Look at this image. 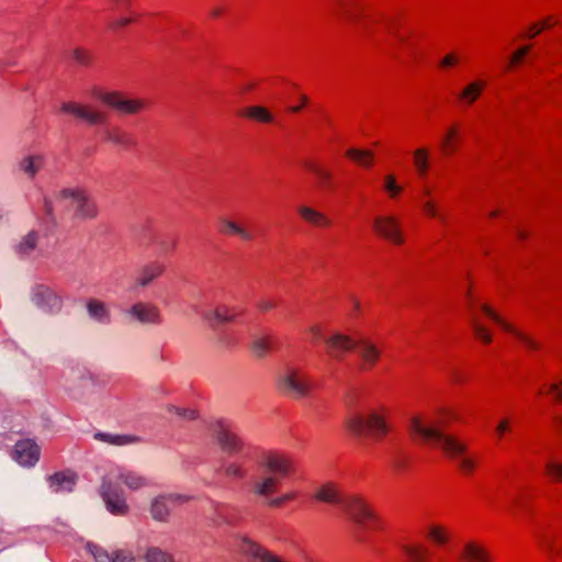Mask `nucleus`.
Wrapping results in <instances>:
<instances>
[{
    "label": "nucleus",
    "mask_w": 562,
    "mask_h": 562,
    "mask_svg": "<svg viewBox=\"0 0 562 562\" xmlns=\"http://www.w3.org/2000/svg\"><path fill=\"white\" fill-rule=\"evenodd\" d=\"M260 475L251 483V491L258 497L273 494L281 480L292 471L291 459L277 450H265L258 456Z\"/></svg>",
    "instance_id": "obj_1"
},
{
    "label": "nucleus",
    "mask_w": 562,
    "mask_h": 562,
    "mask_svg": "<svg viewBox=\"0 0 562 562\" xmlns=\"http://www.w3.org/2000/svg\"><path fill=\"white\" fill-rule=\"evenodd\" d=\"M357 350L361 359L360 368L370 369L375 366L381 357V350L371 340L360 337L353 338L347 334L335 330L325 338V351L331 359L342 361L347 353Z\"/></svg>",
    "instance_id": "obj_2"
},
{
    "label": "nucleus",
    "mask_w": 562,
    "mask_h": 562,
    "mask_svg": "<svg viewBox=\"0 0 562 562\" xmlns=\"http://www.w3.org/2000/svg\"><path fill=\"white\" fill-rule=\"evenodd\" d=\"M409 430L422 436L424 439L434 440L447 457L452 459L464 473H470L474 470L475 460L465 454V445L457 438L443 434L435 426H425L417 416L411 419Z\"/></svg>",
    "instance_id": "obj_3"
},
{
    "label": "nucleus",
    "mask_w": 562,
    "mask_h": 562,
    "mask_svg": "<svg viewBox=\"0 0 562 562\" xmlns=\"http://www.w3.org/2000/svg\"><path fill=\"white\" fill-rule=\"evenodd\" d=\"M119 483H124L131 490H137L140 485V479L135 474L122 472L116 476L115 481L111 477L103 481L101 495L108 509L113 514H124L127 509L125 499L117 490Z\"/></svg>",
    "instance_id": "obj_4"
},
{
    "label": "nucleus",
    "mask_w": 562,
    "mask_h": 562,
    "mask_svg": "<svg viewBox=\"0 0 562 562\" xmlns=\"http://www.w3.org/2000/svg\"><path fill=\"white\" fill-rule=\"evenodd\" d=\"M312 387V380L295 368L285 369L277 379V390L293 400L308 396Z\"/></svg>",
    "instance_id": "obj_5"
},
{
    "label": "nucleus",
    "mask_w": 562,
    "mask_h": 562,
    "mask_svg": "<svg viewBox=\"0 0 562 562\" xmlns=\"http://www.w3.org/2000/svg\"><path fill=\"white\" fill-rule=\"evenodd\" d=\"M57 201L65 206L74 207L76 216L83 220H92L97 217L99 213L94 201H92L81 188L63 189L57 194Z\"/></svg>",
    "instance_id": "obj_6"
},
{
    "label": "nucleus",
    "mask_w": 562,
    "mask_h": 562,
    "mask_svg": "<svg viewBox=\"0 0 562 562\" xmlns=\"http://www.w3.org/2000/svg\"><path fill=\"white\" fill-rule=\"evenodd\" d=\"M346 426L356 436L368 434L375 439H381L389 430L384 418L375 412L367 416L351 414L346 420Z\"/></svg>",
    "instance_id": "obj_7"
},
{
    "label": "nucleus",
    "mask_w": 562,
    "mask_h": 562,
    "mask_svg": "<svg viewBox=\"0 0 562 562\" xmlns=\"http://www.w3.org/2000/svg\"><path fill=\"white\" fill-rule=\"evenodd\" d=\"M214 437L221 450L229 456L244 453L247 443L235 431L233 425L225 420H218L213 428Z\"/></svg>",
    "instance_id": "obj_8"
},
{
    "label": "nucleus",
    "mask_w": 562,
    "mask_h": 562,
    "mask_svg": "<svg viewBox=\"0 0 562 562\" xmlns=\"http://www.w3.org/2000/svg\"><path fill=\"white\" fill-rule=\"evenodd\" d=\"M190 499L184 494H162L154 497L150 501L148 512L150 517L158 522H168L170 519L171 510L181 504L187 503Z\"/></svg>",
    "instance_id": "obj_9"
},
{
    "label": "nucleus",
    "mask_w": 562,
    "mask_h": 562,
    "mask_svg": "<svg viewBox=\"0 0 562 562\" xmlns=\"http://www.w3.org/2000/svg\"><path fill=\"white\" fill-rule=\"evenodd\" d=\"M342 509L347 516L361 528H373L376 524V517L369 506L356 495L344 499Z\"/></svg>",
    "instance_id": "obj_10"
},
{
    "label": "nucleus",
    "mask_w": 562,
    "mask_h": 562,
    "mask_svg": "<svg viewBox=\"0 0 562 562\" xmlns=\"http://www.w3.org/2000/svg\"><path fill=\"white\" fill-rule=\"evenodd\" d=\"M92 95L103 104L115 109L123 114L137 112L139 103L136 100H130L119 91H106L102 89H93Z\"/></svg>",
    "instance_id": "obj_11"
},
{
    "label": "nucleus",
    "mask_w": 562,
    "mask_h": 562,
    "mask_svg": "<svg viewBox=\"0 0 562 562\" xmlns=\"http://www.w3.org/2000/svg\"><path fill=\"white\" fill-rule=\"evenodd\" d=\"M31 300L37 308L48 314L58 313L63 307L61 297L44 284H37L32 289Z\"/></svg>",
    "instance_id": "obj_12"
},
{
    "label": "nucleus",
    "mask_w": 562,
    "mask_h": 562,
    "mask_svg": "<svg viewBox=\"0 0 562 562\" xmlns=\"http://www.w3.org/2000/svg\"><path fill=\"white\" fill-rule=\"evenodd\" d=\"M60 111L91 125L103 124L106 120L105 113L97 111L90 105L72 101L64 102L60 106Z\"/></svg>",
    "instance_id": "obj_13"
},
{
    "label": "nucleus",
    "mask_w": 562,
    "mask_h": 562,
    "mask_svg": "<svg viewBox=\"0 0 562 562\" xmlns=\"http://www.w3.org/2000/svg\"><path fill=\"white\" fill-rule=\"evenodd\" d=\"M12 458L23 467H33L40 460V447L31 439L15 443Z\"/></svg>",
    "instance_id": "obj_14"
},
{
    "label": "nucleus",
    "mask_w": 562,
    "mask_h": 562,
    "mask_svg": "<svg viewBox=\"0 0 562 562\" xmlns=\"http://www.w3.org/2000/svg\"><path fill=\"white\" fill-rule=\"evenodd\" d=\"M373 227L378 234L396 245H400L404 241L398 223L393 216L375 217Z\"/></svg>",
    "instance_id": "obj_15"
},
{
    "label": "nucleus",
    "mask_w": 562,
    "mask_h": 562,
    "mask_svg": "<svg viewBox=\"0 0 562 562\" xmlns=\"http://www.w3.org/2000/svg\"><path fill=\"white\" fill-rule=\"evenodd\" d=\"M77 480V474L70 470L59 471L47 477L49 488L54 493L71 492Z\"/></svg>",
    "instance_id": "obj_16"
},
{
    "label": "nucleus",
    "mask_w": 562,
    "mask_h": 562,
    "mask_svg": "<svg viewBox=\"0 0 562 562\" xmlns=\"http://www.w3.org/2000/svg\"><path fill=\"white\" fill-rule=\"evenodd\" d=\"M148 247H153L160 255H169L177 249L178 239L167 233L151 232L148 235Z\"/></svg>",
    "instance_id": "obj_17"
},
{
    "label": "nucleus",
    "mask_w": 562,
    "mask_h": 562,
    "mask_svg": "<svg viewBox=\"0 0 562 562\" xmlns=\"http://www.w3.org/2000/svg\"><path fill=\"white\" fill-rule=\"evenodd\" d=\"M237 315V308L226 304H220L213 310L207 311L204 314V318L210 323L214 322L215 324H228L234 322Z\"/></svg>",
    "instance_id": "obj_18"
},
{
    "label": "nucleus",
    "mask_w": 562,
    "mask_h": 562,
    "mask_svg": "<svg viewBox=\"0 0 562 562\" xmlns=\"http://www.w3.org/2000/svg\"><path fill=\"white\" fill-rule=\"evenodd\" d=\"M482 311L494 322H496L498 325H501L505 330L514 334L519 340H521L528 348L530 349H538L539 345L530 339L525 334L516 330L512 325L506 323L501 316H498L488 305L483 304L481 306Z\"/></svg>",
    "instance_id": "obj_19"
},
{
    "label": "nucleus",
    "mask_w": 562,
    "mask_h": 562,
    "mask_svg": "<svg viewBox=\"0 0 562 562\" xmlns=\"http://www.w3.org/2000/svg\"><path fill=\"white\" fill-rule=\"evenodd\" d=\"M40 234L36 231H30L16 243L14 251L20 258H29L37 249Z\"/></svg>",
    "instance_id": "obj_20"
},
{
    "label": "nucleus",
    "mask_w": 562,
    "mask_h": 562,
    "mask_svg": "<svg viewBox=\"0 0 562 562\" xmlns=\"http://www.w3.org/2000/svg\"><path fill=\"white\" fill-rule=\"evenodd\" d=\"M297 213L306 223L315 227H328L331 224L328 216L307 205L297 206Z\"/></svg>",
    "instance_id": "obj_21"
},
{
    "label": "nucleus",
    "mask_w": 562,
    "mask_h": 562,
    "mask_svg": "<svg viewBox=\"0 0 562 562\" xmlns=\"http://www.w3.org/2000/svg\"><path fill=\"white\" fill-rule=\"evenodd\" d=\"M167 269V265L162 259L148 260L143 265V286H146L160 278Z\"/></svg>",
    "instance_id": "obj_22"
},
{
    "label": "nucleus",
    "mask_w": 562,
    "mask_h": 562,
    "mask_svg": "<svg viewBox=\"0 0 562 562\" xmlns=\"http://www.w3.org/2000/svg\"><path fill=\"white\" fill-rule=\"evenodd\" d=\"M93 438L98 441L117 447L134 445L138 442V437L131 434H110L98 431L93 435Z\"/></svg>",
    "instance_id": "obj_23"
},
{
    "label": "nucleus",
    "mask_w": 562,
    "mask_h": 562,
    "mask_svg": "<svg viewBox=\"0 0 562 562\" xmlns=\"http://www.w3.org/2000/svg\"><path fill=\"white\" fill-rule=\"evenodd\" d=\"M314 498L323 503L340 505L345 499L344 497H341L337 486L331 482H327L321 485L315 491Z\"/></svg>",
    "instance_id": "obj_24"
},
{
    "label": "nucleus",
    "mask_w": 562,
    "mask_h": 562,
    "mask_svg": "<svg viewBox=\"0 0 562 562\" xmlns=\"http://www.w3.org/2000/svg\"><path fill=\"white\" fill-rule=\"evenodd\" d=\"M461 562H488V555L486 551L476 546L473 542H469L464 546L460 553Z\"/></svg>",
    "instance_id": "obj_25"
},
{
    "label": "nucleus",
    "mask_w": 562,
    "mask_h": 562,
    "mask_svg": "<svg viewBox=\"0 0 562 562\" xmlns=\"http://www.w3.org/2000/svg\"><path fill=\"white\" fill-rule=\"evenodd\" d=\"M484 87L485 83L482 80L472 81L467 85L462 91L459 92L458 99L467 105H471L479 99Z\"/></svg>",
    "instance_id": "obj_26"
},
{
    "label": "nucleus",
    "mask_w": 562,
    "mask_h": 562,
    "mask_svg": "<svg viewBox=\"0 0 562 562\" xmlns=\"http://www.w3.org/2000/svg\"><path fill=\"white\" fill-rule=\"evenodd\" d=\"M164 317L159 306L154 303H143V325L159 326Z\"/></svg>",
    "instance_id": "obj_27"
},
{
    "label": "nucleus",
    "mask_w": 562,
    "mask_h": 562,
    "mask_svg": "<svg viewBox=\"0 0 562 562\" xmlns=\"http://www.w3.org/2000/svg\"><path fill=\"white\" fill-rule=\"evenodd\" d=\"M271 349V339L268 336L255 335L250 342V350L255 358H265Z\"/></svg>",
    "instance_id": "obj_28"
},
{
    "label": "nucleus",
    "mask_w": 562,
    "mask_h": 562,
    "mask_svg": "<svg viewBox=\"0 0 562 562\" xmlns=\"http://www.w3.org/2000/svg\"><path fill=\"white\" fill-rule=\"evenodd\" d=\"M20 170L29 178H34L35 175L43 168V157L27 156L19 162Z\"/></svg>",
    "instance_id": "obj_29"
},
{
    "label": "nucleus",
    "mask_w": 562,
    "mask_h": 562,
    "mask_svg": "<svg viewBox=\"0 0 562 562\" xmlns=\"http://www.w3.org/2000/svg\"><path fill=\"white\" fill-rule=\"evenodd\" d=\"M220 224V232L223 234L236 235L240 237L243 240L252 239V235L248 231H246L245 228H243L241 226H239L238 224L228 218H221Z\"/></svg>",
    "instance_id": "obj_30"
},
{
    "label": "nucleus",
    "mask_w": 562,
    "mask_h": 562,
    "mask_svg": "<svg viewBox=\"0 0 562 562\" xmlns=\"http://www.w3.org/2000/svg\"><path fill=\"white\" fill-rule=\"evenodd\" d=\"M305 167L315 173L319 180V186L322 189L329 190L333 188V173L329 170H326L312 161L305 162Z\"/></svg>",
    "instance_id": "obj_31"
},
{
    "label": "nucleus",
    "mask_w": 562,
    "mask_h": 562,
    "mask_svg": "<svg viewBox=\"0 0 562 562\" xmlns=\"http://www.w3.org/2000/svg\"><path fill=\"white\" fill-rule=\"evenodd\" d=\"M239 114L262 123H270L273 119L266 108L259 105L247 106Z\"/></svg>",
    "instance_id": "obj_32"
},
{
    "label": "nucleus",
    "mask_w": 562,
    "mask_h": 562,
    "mask_svg": "<svg viewBox=\"0 0 562 562\" xmlns=\"http://www.w3.org/2000/svg\"><path fill=\"white\" fill-rule=\"evenodd\" d=\"M87 310L89 315L99 322H109V311L103 302L91 299L87 303Z\"/></svg>",
    "instance_id": "obj_33"
},
{
    "label": "nucleus",
    "mask_w": 562,
    "mask_h": 562,
    "mask_svg": "<svg viewBox=\"0 0 562 562\" xmlns=\"http://www.w3.org/2000/svg\"><path fill=\"white\" fill-rule=\"evenodd\" d=\"M342 16L349 21L357 22L362 15V8L357 4H348L346 1H340Z\"/></svg>",
    "instance_id": "obj_34"
},
{
    "label": "nucleus",
    "mask_w": 562,
    "mask_h": 562,
    "mask_svg": "<svg viewBox=\"0 0 562 562\" xmlns=\"http://www.w3.org/2000/svg\"><path fill=\"white\" fill-rule=\"evenodd\" d=\"M146 562H173L170 554L159 548H149L145 554Z\"/></svg>",
    "instance_id": "obj_35"
},
{
    "label": "nucleus",
    "mask_w": 562,
    "mask_h": 562,
    "mask_svg": "<svg viewBox=\"0 0 562 562\" xmlns=\"http://www.w3.org/2000/svg\"><path fill=\"white\" fill-rule=\"evenodd\" d=\"M415 166L418 172L424 176L428 170V151L425 148H418L414 151Z\"/></svg>",
    "instance_id": "obj_36"
},
{
    "label": "nucleus",
    "mask_w": 562,
    "mask_h": 562,
    "mask_svg": "<svg viewBox=\"0 0 562 562\" xmlns=\"http://www.w3.org/2000/svg\"><path fill=\"white\" fill-rule=\"evenodd\" d=\"M347 156L364 166H370L372 162V154L368 150L351 148L347 150Z\"/></svg>",
    "instance_id": "obj_37"
},
{
    "label": "nucleus",
    "mask_w": 562,
    "mask_h": 562,
    "mask_svg": "<svg viewBox=\"0 0 562 562\" xmlns=\"http://www.w3.org/2000/svg\"><path fill=\"white\" fill-rule=\"evenodd\" d=\"M428 537L437 544H445L449 539L448 532L441 526H431Z\"/></svg>",
    "instance_id": "obj_38"
},
{
    "label": "nucleus",
    "mask_w": 562,
    "mask_h": 562,
    "mask_svg": "<svg viewBox=\"0 0 562 562\" xmlns=\"http://www.w3.org/2000/svg\"><path fill=\"white\" fill-rule=\"evenodd\" d=\"M89 552L93 555L95 562H113L112 561V554H110L106 550L103 548L89 543L87 546Z\"/></svg>",
    "instance_id": "obj_39"
},
{
    "label": "nucleus",
    "mask_w": 562,
    "mask_h": 562,
    "mask_svg": "<svg viewBox=\"0 0 562 562\" xmlns=\"http://www.w3.org/2000/svg\"><path fill=\"white\" fill-rule=\"evenodd\" d=\"M404 552L408 555L412 562H425L427 551L419 547L404 546Z\"/></svg>",
    "instance_id": "obj_40"
},
{
    "label": "nucleus",
    "mask_w": 562,
    "mask_h": 562,
    "mask_svg": "<svg viewBox=\"0 0 562 562\" xmlns=\"http://www.w3.org/2000/svg\"><path fill=\"white\" fill-rule=\"evenodd\" d=\"M223 472L229 477L241 479L245 476V470L236 462L225 463L223 465Z\"/></svg>",
    "instance_id": "obj_41"
},
{
    "label": "nucleus",
    "mask_w": 562,
    "mask_h": 562,
    "mask_svg": "<svg viewBox=\"0 0 562 562\" xmlns=\"http://www.w3.org/2000/svg\"><path fill=\"white\" fill-rule=\"evenodd\" d=\"M72 58L77 64L82 66H88L92 60L90 52L80 47L74 50Z\"/></svg>",
    "instance_id": "obj_42"
},
{
    "label": "nucleus",
    "mask_w": 562,
    "mask_h": 562,
    "mask_svg": "<svg viewBox=\"0 0 562 562\" xmlns=\"http://www.w3.org/2000/svg\"><path fill=\"white\" fill-rule=\"evenodd\" d=\"M113 562H137L136 557L126 549H120L112 553Z\"/></svg>",
    "instance_id": "obj_43"
},
{
    "label": "nucleus",
    "mask_w": 562,
    "mask_h": 562,
    "mask_svg": "<svg viewBox=\"0 0 562 562\" xmlns=\"http://www.w3.org/2000/svg\"><path fill=\"white\" fill-rule=\"evenodd\" d=\"M539 541L551 557L558 555L560 553V549L554 546L553 538L549 537L548 535H539Z\"/></svg>",
    "instance_id": "obj_44"
},
{
    "label": "nucleus",
    "mask_w": 562,
    "mask_h": 562,
    "mask_svg": "<svg viewBox=\"0 0 562 562\" xmlns=\"http://www.w3.org/2000/svg\"><path fill=\"white\" fill-rule=\"evenodd\" d=\"M136 18H137L136 14H133L131 16H121V18L110 22L109 29L112 31H119V30L124 29L127 25H130L132 22H134L136 20Z\"/></svg>",
    "instance_id": "obj_45"
},
{
    "label": "nucleus",
    "mask_w": 562,
    "mask_h": 562,
    "mask_svg": "<svg viewBox=\"0 0 562 562\" xmlns=\"http://www.w3.org/2000/svg\"><path fill=\"white\" fill-rule=\"evenodd\" d=\"M472 326H473L475 336L477 338H480L483 342L490 344L492 341L491 334L485 329V327L480 325L476 319H472Z\"/></svg>",
    "instance_id": "obj_46"
},
{
    "label": "nucleus",
    "mask_w": 562,
    "mask_h": 562,
    "mask_svg": "<svg viewBox=\"0 0 562 562\" xmlns=\"http://www.w3.org/2000/svg\"><path fill=\"white\" fill-rule=\"evenodd\" d=\"M384 187L390 192L391 196H396L402 191V187L396 183V180L392 175L384 178Z\"/></svg>",
    "instance_id": "obj_47"
},
{
    "label": "nucleus",
    "mask_w": 562,
    "mask_h": 562,
    "mask_svg": "<svg viewBox=\"0 0 562 562\" xmlns=\"http://www.w3.org/2000/svg\"><path fill=\"white\" fill-rule=\"evenodd\" d=\"M546 469L548 474L551 475L553 479H562V464L550 461L547 463Z\"/></svg>",
    "instance_id": "obj_48"
},
{
    "label": "nucleus",
    "mask_w": 562,
    "mask_h": 562,
    "mask_svg": "<svg viewBox=\"0 0 562 562\" xmlns=\"http://www.w3.org/2000/svg\"><path fill=\"white\" fill-rule=\"evenodd\" d=\"M460 58L456 53L447 54L439 63L441 68H449L456 66L459 63Z\"/></svg>",
    "instance_id": "obj_49"
},
{
    "label": "nucleus",
    "mask_w": 562,
    "mask_h": 562,
    "mask_svg": "<svg viewBox=\"0 0 562 562\" xmlns=\"http://www.w3.org/2000/svg\"><path fill=\"white\" fill-rule=\"evenodd\" d=\"M108 138L119 144H127V136L119 130H111L108 132Z\"/></svg>",
    "instance_id": "obj_50"
},
{
    "label": "nucleus",
    "mask_w": 562,
    "mask_h": 562,
    "mask_svg": "<svg viewBox=\"0 0 562 562\" xmlns=\"http://www.w3.org/2000/svg\"><path fill=\"white\" fill-rule=\"evenodd\" d=\"M423 209L425 211V213H427L429 216H432V217H439L440 221L445 222L446 218L443 216H440L438 214V211H437V207H436V204L432 202V201H425L423 203Z\"/></svg>",
    "instance_id": "obj_51"
},
{
    "label": "nucleus",
    "mask_w": 562,
    "mask_h": 562,
    "mask_svg": "<svg viewBox=\"0 0 562 562\" xmlns=\"http://www.w3.org/2000/svg\"><path fill=\"white\" fill-rule=\"evenodd\" d=\"M173 411L183 419L192 420L196 417V413L193 409L175 407Z\"/></svg>",
    "instance_id": "obj_52"
},
{
    "label": "nucleus",
    "mask_w": 562,
    "mask_h": 562,
    "mask_svg": "<svg viewBox=\"0 0 562 562\" xmlns=\"http://www.w3.org/2000/svg\"><path fill=\"white\" fill-rule=\"evenodd\" d=\"M294 497V494L293 493H286L280 497H277V498H273L271 501H269V506L271 507H280L282 506L285 502L292 499Z\"/></svg>",
    "instance_id": "obj_53"
},
{
    "label": "nucleus",
    "mask_w": 562,
    "mask_h": 562,
    "mask_svg": "<svg viewBox=\"0 0 562 562\" xmlns=\"http://www.w3.org/2000/svg\"><path fill=\"white\" fill-rule=\"evenodd\" d=\"M530 46L520 47L515 52L510 59V66L520 61V59L529 52Z\"/></svg>",
    "instance_id": "obj_54"
},
{
    "label": "nucleus",
    "mask_w": 562,
    "mask_h": 562,
    "mask_svg": "<svg viewBox=\"0 0 562 562\" xmlns=\"http://www.w3.org/2000/svg\"><path fill=\"white\" fill-rule=\"evenodd\" d=\"M442 150L446 154H449L456 149V146L452 144V138L448 137L447 135L443 137L441 142Z\"/></svg>",
    "instance_id": "obj_55"
},
{
    "label": "nucleus",
    "mask_w": 562,
    "mask_h": 562,
    "mask_svg": "<svg viewBox=\"0 0 562 562\" xmlns=\"http://www.w3.org/2000/svg\"><path fill=\"white\" fill-rule=\"evenodd\" d=\"M310 331L314 336L315 339H323L324 342H325V338L329 337L334 333V331H331L327 335H324L322 329L318 326H312L310 328Z\"/></svg>",
    "instance_id": "obj_56"
},
{
    "label": "nucleus",
    "mask_w": 562,
    "mask_h": 562,
    "mask_svg": "<svg viewBox=\"0 0 562 562\" xmlns=\"http://www.w3.org/2000/svg\"><path fill=\"white\" fill-rule=\"evenodd\" d=\"M257 306L261 312H267L272 310L276 306V304L270 300H261L258 302Z\"/></svg>",
    "instance_id": "obj_57"
},
{
    "label": "nucleus",
    "mask_w": 562,
    "mask_h": 562,
    "mask_svg": "<svg viewBox=\"0 0 562 562\" xmlns=\"http://www.w3.org/2000/svg\"><path fill=\"white\" fill-rule=\"evenodd\" d=\"M386 26L390 32H392L396 35V37L398 38L400 42H405V38L403 36L395 33V26H396L395 20H393V19L387 20Z\"/></svg>",
    "instance_id": "obj_58"
},
{
    "label": "nucleus",
    "mask_w": 562,
    "mask_h": 562,
    "mask_svg": "<svg viewBox=\"0 0 562 562\" xmlns=\"http://www.w3.org/2000/svg\"><path fill=\"white\" fill-rule=\"evenodd\" d=\"M540 33H541V29L539 27V24H532L530 26L529 33L525 34V37L533 38L535 36H537Z\"/></svg>",
    "instance_id": "obj_59"
},
{
    "label": "nucleus",
    "mask_w": 562,
    "mask_h": 562,
    "mask_svg": "<svg viewBox=\"0 0 562 562\" xmlns=\"http://www.w3.org/2000/svg\"><path fill=\"white\" fill-rule=\"evenodd\" d=\"M128 313H130V315H132L136 319H140V305L139 304L133 305L131 307V310L128 311Z\"/></svg>",
    "instance_id": "obj_60"
},
{
    "label": "nucleus",
    "mask_w": 562,
    "mask_h": 562,
    "mask_svg": "<svg viewBox=\"0 0 562 562\" xmlns=\"http://www.w3.org/2000/svg\"><path fill=\"white\" fill-rule=\"evenodd\" d=\"M550 392L554 393L557 400H562V391L559 389L558 383L550 385Z\"/></svg>",
    "instance_id": "obj_61"
},
{
    "label": "nucleus",
    "mask_w": 562,
    "mask_h": 562,
    "mask_svg": "<svg viewBox=\"0 0 562 562\" xmlns=\"http://www.w3.org/2000/svg\"><path fill=\"white\" fill-rule=\"evenodd\" d=\"M507 429H508V420H506V419L502 420L496 428L499 436H502L504 434V431Z\"/></svg>",
    "instance_id": "obj_62"
},
{
    "label": "nucleus",
    "mask_w": 562,
    "mask_h": 562,
    "mask_svg": "<svg viewBox=\"0 0 562 562\" xmlns=\"http://www.w3.org/2000/svg\"><path fill=\"white\" fill-rule=\"evenodd\" d=\"M301 101H302L301 105L291 106L289 110L292 111V112H295V113L300 112L302 110V108L306 104L307 97L306 95H301Z\"/></svg>",
    "instance_id": "obj_63"
},
{
    "label": "nucleus",
    "mask_w": 562,
    "mask_h": 562,
    "mask_svg": "<svg viewBox=\"0 0 562 562\" xmlns=\"http://www.w3.org/2000/svg\"><path fill=\"white\" fill-rule=\"evenodd\" d=\"M553 24H555V22H553L552 18H547L540 23L539 27L542 31L543 29L551 27Z\"/></svg>",
    "instance_id": "obj_64"
}]
</instances>
